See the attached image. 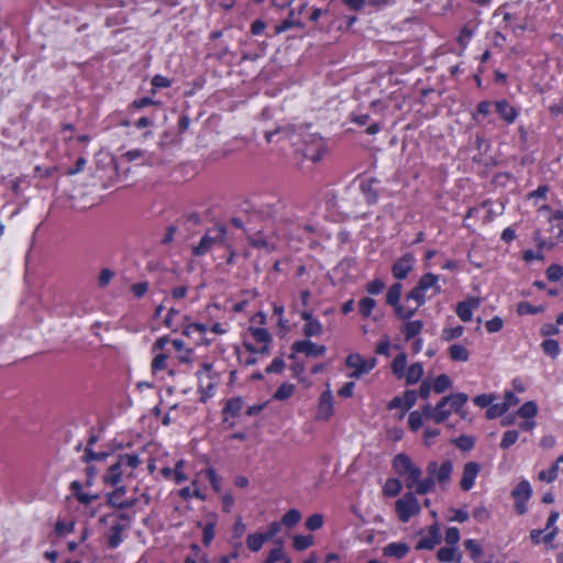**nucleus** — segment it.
<instances>
[{
	"mask_svg": "<svg viewBox=\"0 0 563 563\" xmlns=\"http://www.w3.org/2000/svg\"><path fill=\"white\" fill-rule=\"evenodd\" d=\"M439 277L434 274L427 273L418 282L417 286L412 288L406 296V300H413L417 309L424 303L427 292L432 290L431 295L440 292V286L438 285Z\"/></svg>",
	"mask_w": 563,
	"mask_h": 563,
	"instance_id": "nucleus-1",
	"label": "nucleus"
},
{
	"mask_svg": "<svg viewBox=\"0 0 563 563\" xmlns=\"http://www.w3.org/2000/svg\"><path fill=\"white\" fill-rule=\"evenodd\" d=\"M137 454H124L119 456V461L112 464L108 474L104 476V483L117 485L124 470L135 468L139 465Z\"/></svg>",
	"mask_w": 563,
	"mask_h": 563,
	"instance_id": "nucleus-2",
	"label": "nucleus"
},
{
	"mask_svg": "<svg viewBox=\"0 0 563 563\" xmlns=\"http://www.w3.org/2000/svg\"><path fill=\"white\" fill-rule=\"evenodd\" d=\"M453 472V463L451 460H445L441 464L437 461L428 463L427 473L428 475L440 485L442 489H446L451 483V474Z\"/></svg>",
	"mask_w": 563,
	"mask_h": 563,
	"instance_id": "nucleus-3",
	"label": "nucleus"
},
{
	"mask_svg": "<svg viewBox=\"0 0 563 563\" xmlns=\"http://www.w3.org/2000/svg\"><path fill=\"white\" fill-rule=\"evenodd\" d=\"M401 290L402 285L400 283H395L391 285L386 294V302L394 307L398 318L407 320L416 313L417 307H407L399 303Z\"/></svg>",
	"mask_w": 563,
	"mask_h": 563,
	"instance_id": "nucleus-4",
	"label": "nucleus"
},
{
	"mask_svg": "<svg viewBox=\"0 0 563 563\" xmlns=\"http://www.w3.org/2000/svg\"><path fill=\"white\" fill-rule=\"evenodd\" d=\"M395 510L401 522H408L412 516L420 512V505L415 494L409 492L395 503Z\"/></svg>",
	"mask_w": 563,
	"mask_h": 563,
	"instance_id": "nucleus-5",
	"label": "nucleus"
},
{
	"mask_svg": "<svg viewBox=\"0 0 563 563\" xmlns=\"http://www.w3.org/2000/svg\"><path fill=\"white\" fill-rule=\"evenodd\" d=\"M345 364L350 368H354V372L350 374L352 378H361L364 374H367L376 365V358L372 357L368 360L363 358L360 354H350Z\"/></svg>",
	"mask_w": 563,
	"mask_h": 563,
	"instance_id": "nucleus-6",
	"label": "nucleus"
},
{
	"mask_svg": "<svg viewBox=\"0 0 563 563\" xmlns=\"http://www.w3.org/2000/svg\"><path fill=\"white\" fill-rule=\"evenodd\" d=\"M225 232L227 230L223 225H218L212 231H209L207 234L202 236L199 244L194 247V254L197 256H201L206 254L214 243H222Z\"/></svg>",
	"mask_w": 563,
	"mask_h": 563,
	"instance_id": "nucleus-7",
	"label": "nucleus"
},
{
	"mask_svg": "<svg viewBox=\"0 0 563 563\" xmlns=\"http://www.w3.org/2000/svg\"><path fill=\"white\" fill-rule=\"evenodd\" d=\"M291 350L295 353H302L308 357L321 356L327 351L324 345H319L308 340L294 342L291 345Z\"/></svg>",
	"mask_w": 563,
	"mask_h": 563,
	"instance_id": "nucleus-8",
	"label": "nucleus"
},
{
	"mask_svg": "<svg viewBox=\"0 0 563 563\" xmlns=\"http://www.w3.org/2000/svg\"><path fill=\"white\" fill-rule=\"evenodd\" d=\"M479 471L481 466L476 462H467L464 465L462 478L460 482L462 490L468 492L473 487L474 481L478 475Z\"/></svg>",
	"mask_w": 563,
	"mask_h": 563,
	"instance_id": "nucleus-9",
	"label": "nucleus"
},
{
	"mask_svg": "<svg viewBox=\"0 0 563 563\" xmlns=\"http://www.w3.org/2000/svg\"><path fill=\"white\" fill-rule=\"evenodd\" d=\"M441 541L440 530L437 525L428 529V534L421 537L416 544L417 550H432Z\"/></svg>",
	"mask_w": 563,
	"mask_h": 563,
	"instance_id": "nucleus-10",
	"label": "nucleus"
},
{
	"mask_svg": "<svg viewBox=\"0 0 563 563\" xmlns=\"http://www.w3.org/2000/svg\"><path fill=\"white\" fill-rule=\"evenodd\" d=\"M413 256L411 254H405L397 260L393 265V275L397 279H405L413 266Z\"/></svg>",
	"mask_w": 563,
	"mask_h": 563,
	"instance_id": "nucleus-11",
	"label": "nucleus"
},
{
	"mask_svg": "<svg viewBox=\"0 0 563 563\" xmlns=\"http://www.w3.org/2000/svg\"><path fill=\"white\" fill-rule=\"evenodd\" d=\"M333 413V396L330 389L324 390L319 400L317 418L328 420Z\"/></svg>",
	"mask_w": 563,
	"mask_h": 563,
	"instance_id": "nucleus-12",
	"label": "nucleus"
},
{
	"mask_svg": "<svg viewBox=\"0 0 563 563\" xmlns=\"http://www.w3.org/2000/svg\"><path fill=\"white\" fill-rule=\"evenodd\" d=\"M423 413L427 420H432L434 423L444 422L451 415V409L433 407L430 404L423 406Z\"/></svg>",
	"mask_w": 563,
	"mask_h": 563,
	"instance_id": "nucleus-13",
	"label": "nucleus"
},
{
	"mask_svg": "<svg viewBox=\"0 0 563 563\" xmlns=\"http://www.w3.org/2000/svg\"><path fill=\"white\" fill-rule=\"evenodd\" d=\"M295 136L296 135L294 129L289 125L278 126L272 131H265V139L268 143L288 139L289 141L292 142V144H296V142L294 141Z\"/></svg>",
	"mask_w": 563,
	"mask_h": 563,
	"instance_id": "nucleus-14",
	"label": "nucleus"
},
{
	"mask_svg": "<svg viewBox=\"0 0 563 563\" xmlns=\"http://www.w3.org/2000/svg\"><path fill=\"white\" fill-rule=\"evenodd\" d=\"M479 305L481 300L478 298L461 301L457 303L456 313L462 321L468 322L472 319V310L477 309Z\"/></svg>",
	"mask_w": 563,
	"mask_h": 563,
	"instance_id": "nucleus-15",
	"label": "nucleus"
},
{
	"mask_svg": "<svg viewBox=\"0 0 563 563\" xmlns=\"http://www.w3.org/2000/svg\"><path fill=\"white\" fill-rule=\"evenodd\" d=\"M409 550H410V548L406 543L393 542V543L387 544L383 549V553H384L385 556L402 559V558H405L408 554Z\"/></svg>",
	"mask_w": 563,
	"mask_h": 563,
	"instance_id": "nucleus-16",
	"label": "nucleus"
},
{
	"mask_svg": "<svg viewBox=\"0 0 563 563\" xmlns=\"http://www.w3.org/2000/svg\"><path fill=\"white\" fill-rule=\"evenodd\" d=\"M496 112L507 123H512L518 115L516 109L507 100H500L496 102Z\"/></svg>",
	"mask_w": 563,
	"mask_h": 563,
	"instance_id": "nucleus-17",
	"label": "nucleus"
},
{
	"mask_svg": "<svg viewBox=\"0 0 563 563\" xmlns=\"http://www.w3.org/2000/svg\"><path fill=\"white\" fill-rule=\"evenodd\" d=\"M393 466L399 475H405L413 466V463L408 455L400 453L394 457Z\"/></svg>",
	"mask_w": 563,
	"mask_h": 563,
	"instance_id": "nucleus-18",
	"label": "nucleus"
},
{
	"mask_svg": "<svg viewBox=\"0 0 563 563\" xmlns=\"http://www.w3.org/2000/svg\"><path fill=\"white\" fill-rule=\"evenodd\" d=\"M531 486L528 481H521L512 490L511 495L516 500L527 501L531 496Z\"/></svg>",
	"mask_w": 563,
	"mask_h": 563,
	"instance_id": "nucleus-19",
	"label": "nucleus"
},
{
	"mask_svg": "<svg viewBox=\"0 0 563 563\" xmlns=\"http://www.w3.org/2000/svg\"><path fill=\"white\" fill-rule=\"evenodd\" d=\"M423 375V367L421 363H413L405 374L406 384L413 385L420 380Z\"/></svg>",
	"mask_w": 563,
	"mask_h": 563,
	"instance_id": "nucleus-20",
	"label": "nucleus"
},
{
	"mask_svg": "<svg viewBox=\"0 0 563 563\" xmlns=\"http://www.w3.org/2000/svg\"><path fill=\"white\" fill-rule=\"evenodd\" d=\"M407 365V355L405 353L398 354L391 362V372L398 378L405 376V368Z\"/></svg>",
	"mask_w": 563,
	"mask_h": 563,
	"instance_id": "nucleus-21",
	"label": "nucleus"
},
{
	"mask_svg": "<svg viewBox=\"0 0 563 563\" xmlns=\"http://www.w3.org/2000/svg\"><path fill=\"white\" fill-rule=\"evenodd\" d=\"M123 494H124L123 487L115 489L112 494L109 495V498H108L109 504H111L113 506L122 507V508L131 507L135 503V499L123 500V499H121Z\"/></svg>",
	"mask_w": 563,
	"mask_h": 563,
	"instance_id": "nucleus-22",
	"label": "nucleus"
},
{
	"mask_svg": "<svg viewBox=\"0 0 563 563\" xmlns=\"http://www.w3.org/2000/svg\"><path fill=\"white\" fill-rule=\"evenodd\" d=\"M374 181H375L374 179H371V180H364L360 184V189L363 192V195L365 196L366 201L369 205L375 203L378 199V195H377L376 190L373 188Z\"/></svg>",
	"mask_w": 563,
	"mask_h": 563,
	"instance_id": "nucleus-23",
	"label": "nucleus"
},
{
	"mask_svg": "<svg viewBox=\"0 0 563 563\" xmlns=\"http://www.w3.org/2000/svg\"><path fill=\"white\" fill-rule=\"evenodd\" d=\"M449 355L453 361L466 362L470 357V352L461 344H452L449 347Z\"/></svg>",
	"mask_w": 563,
	"mask_h": 563,
	"instance_id": "nucleus-24",
	"label": "nucleus"
},
{
	"mask_svg": "<svg viewBox=\"0 0 563 563\" xmlns=\"http://www.w3.org/2000/svg\"><path fill=\"white\" fill-rule=\"evenodd\" d=\"M561 462H563V455L559 456L555 463L548 471H541L538 475V478L548 483L553 482L558 476L559 465Z\"/></svg>",
	"mask_w": 563,
	"mask_h": 563,
	"instance_id": "nucleus-25",
	"label": "nucleus"
},
{
	"mask_svg": "<svg viewBox=\"0 0 563 563\" xmlns=\"http://www.w3.org/2000/svg\"><path fill=\"white\" fill-rule=\"evenodd\" d=\"M423 322L420 320L409 321L404 324L402 332L406 340H410L421 332Z\"/></svg>",
	"mask_w": 563,
	"mask_h": 563,
	"instance_id": "nucleus-26",
	"label": "nucleus"
},
{
	"mask_svg": "<svg viewBox=\"0 0 563 563\" xmlns=\"http://www.w3.org/2000/svg\"><path fill=\"white\" fill-rule=\"evenodd\" d=\"M243 401L241 397L229 399L223 408V413L235 417L241 411Z\"/></svg>",
	"mask_w": 563,
	"mask_h": 563,
	"instance_id": "nucleus-27",
	"label": "nucleus"
},
{
	"mask_svg": "<svg viewBox=\"0 0 563 563\" xmlns=\"http://www.w3.org/2000/svg\"><path fill=\"white\" fill-rule=\"evenodd\" d=\"M437 558L441 562H451V561L459 562L461 560V554L455 556V548L445 547V548L439 549V551L437 553Z\"/></svg>",
	"mask_w": 563,
	"mask_h": 563,
	"instance_id": "nucleus-28",
	"label": "nucleus"
},
{
	"mask_svg": "<svg viewBox=\"0 0 563 563\" xmlns=\"http://www.w3.org/2000/svg\"><path fill=\"white\" fill-rule=\"evenodd\" d=\"M421 474V468L413 464V466L407 472V474H405L406 486L410 489L413 488L420 481Z\"/></svg>",
	"mask_w": 563,
	"mask_h": 563,
	"instance_id": "nucleus-29",
	"label": "nucleus"
},
{
	"mask_svg": "<svg viewBox=\"0 0 563 563\" xmlns=\"http://www.w3.org/2000/svg\"><path fill=\"white\" fill-rule=\"evenodd\" d=\"M423 419H426L423 413V407L421 408V411H411L408 417L409 428L412 431H417L423 424Z\"/></svg>",
	"mask_w": 563,
	"mask_h": 563,
	"instance_id": "nucleus-30",
	"label": "nucleus"
},
{
	"mask_svg": "<svg viewBox=\"0 0 563 563\" xmlns=\"http://www.w3.org/2000/svg\"><path fill=\"white\" fill-rule=\"evenodd\" d=\"M265 541L266 540L262 533H252V534H249V537L246 539V544L251 551L257 552L262 549Z\"/></svg>",
	"mask_w": 563,
	"mask_h": 563,
	"instance_id": "nucleus-31",
	"label": "nucleus"
},
{
	"mask_svg": "<svg viewBox=\"0 0 563 563\" xmlns=\"http://www.w3.org/2000/svg\"><path fill=\"white\" fill-rule=\"evenodd\" d=\"M275 543L277 544V548L273 549L269 552L268 558L263 563H276L278 561H282V559H284L285 553L283 550V540L277 539L275 541Z\"/></svg>",
	"mask_w": 563,
	"mask_h": 563,
	"instance_id": "nucleus-32",
	"label": "nucleus"
},
{
	"mask_svg": "<svg viewBox=\"0 0 563 563\" xmlns=\"http://www.w3.org/2000/svg\"><path fill=\"white\" fill-rule=\"evenodd\" d=\"M509 409V402H499L488 407L486 416L488 419H494L503 416Z\"/></svg>",
	"mask_w": 563,
	"mask_h": 563,
	"instance_id": "nucleus-33",
	"label": "nucleus"
},
{
	"mask_svg": "<svg viewBox=\"0 0 563 563\" xmlns=\"http://www.w3.org/2000/svg\"><path fill=\"white\" fill-rule=\"evenodd\" d=\"M115 273L110 268H102L97 278V285L99 288H106L114 278Z\"/></svg>",
	"mask_w": 563,
	"mask_h": 563,
	"instance_id": "nucleus-34",
	"label": "nucleus"
},
{
	"mask_svg": "<svg viewBox=\"0 0 563 563\" xmlns=\"http://www.w3.org/2000/svg\"><path fill=\"white\" fill-rule=\"evenodd\" d=\"M401 488H402V485L399 479L390 478L386 482V484L384 486V494L386 496L394 497L400 493Z\"/></svg>",
	"mask_w": 563,
	"mask_h": 563,
	"instance_id": "nucleus-35",
	"label": "nucleus"
},
{
	"mask_svg": "<svg viewBox=\"0 0 563 563\" xmlns=\"http://www.w3.org/2000/svg\"><path fill=\"white\" fill-rule=\"evenodd\" d=\"M464 547L470 552L473 560H478L483 554L482 545L476 540H465Z\"/></svg>",
	"mask_w": 563,
	"mask_h": 563,
	"instance_id": "nucleus-36",
	"label": "nucleus"
},
{
	"mask_svg": "<svg viewBox=\"0 0 563 563\" xmlns=\"http://www.w3.org/2000/svg\"><path fill=\"white\" fill-rule=\"evenodd\" d=\"M542 350L547 355L555 358L560 353L559 342L556 340L547 339L542 343Z\"/></svg>",
	"mask_w": 563,
	"mask_h": 563,
	"instance_id": "nucleus-37",
	"label": "nucleus"
},
{
	"mask_svg": "<svg viewBox=\"0 0 563 563\" xmlns=\"http://www.w3.org/2000/svg\"><path fill=\"white\" fill-rule=\"evenodd\" d=\"M294 390L295 386L292 384L284 383L278 387V389L274 394V399L286 400L294 394Z\"/></svg>",
	"mask_w": 563,
	"mask_h": 563,
	"instance_id": "nucleus-38",
	"label": "nucleus"
},
{
	"mask_svg": "<svg viewBox=\"0 0 563 563\" xmlns=\"http://www.w3.org/2000/svg\"><path fill=\"white\" fill-rule=\"evenodd\" d=\"M301 515L297 509L288 510L282 518L280 523L287 527H294L300 521Z\"/></svg>",
	"mask_w": 563,
	"mask_h": 563,
	"instance_id": "nucleus-39",
	"label": "nucleus"
},
{
	"mask_svg": "<svg viewBox=\"0 0 563 563\" xmlns=\"http://www.w3.org/2000/svg\"><path fill=\"white\" fill-rule=\"evenodd\" d=\"M313 543V537L312 536H296L294 537V548L297 551H303L311 547Z\"/></svg>",
	"mask_w": 563,
	"mask_h": 563,
	"instance_id": "nucleus-40",
	"label": "nucleus"
},
{
	"mask_svg": "<svg viewBox=\"0 0 563 563\" xmlns=\"http://www.w3.org/2000/svg\"><path fill=\"white\" fill-rule=\"evenodd\" d=\"M303 334L308 338L310 336H319L322 333V324L318 321H311L310 323H306L303 325Z\"/></svg>",
	"mask_w": 563,
	"mask_h": 563,
	"instance_id": "nucleus-41",
	"label": "nucleus"
},
{
	"mask_svg": "<svg viewBox=\"0 0 563 563\" xmlns=\"http://www.w3.org/2000/svg\"><path fill=\"white\" fill-rule=\"evenodd\" d=\"M537 411H538V407H537L536 402L527 401L520 407L518 415L522 418L529 419V418H533L537 415Z\"/></svg>",
	"mask_w": 563,
	"mask_h": 563,
	"instance_id": "nucleus-42",
	"label": "nucleus"
},
{
	"mask_svg": "<svg viewBox=\"0 0 563 563\" xmlns=\"http://www.w3.org/2000/svg\"><path fill=\"white\" fill-rule=\"evenodd\" d=\"M376 301L373 298L365 297L360 300L358 302V309L363 317H369L372 310L375 308Z\"/></svg>",
	"mask_w": 563,
	"mask_h": 563,
	"instance_id": "nucleus-43",
	"label": "nucleus"
},
{
	"mask_svg": "<svg viewBox=\"0 0 563 563\" xmlns=\"http://www.w3.org/2000/svg\"><path fill=\"white\" fill-rule=\"evenodd\" d=\"M543 311L542 306L534 307L527 301H521L517 306V312L519 314H536Z\"/></svg>",
	"mask_w": 563,
	"mask_h": 563,
	"instance_id": "nucleus-44",
	"label": "nucleus"
},
{
	"mask_svg": "<svg viewBox=\"0 0 563 563\" xmlns=\"http://www.w3.org/2000/svg\"><path fill=\"white\" fill-rule=\"evenodd\" d=\"M545 274L550 282H559L563 277V267L560 264H552L547 268Z\"/></svg>",
	"mask_w": 563,
	"mask_h": 563,
	"instance_id": "nucleus-45",
	"label": "nucleus"
},
{
	"mask_svg": "<svg viewBox=\"0 0 563 563\" xmlns=\"http://www.w3.org/2000/svg\"><path fill=\"white\" fill-rule=\"evenodd\" d=\"M451 386V379L448 375H439L433 384L434 391L438 394L444 393Z\"/></svg>",
	"mask_w": 563,
	"mask_h": 563,
	"instance_id": "nucleus-46",
	"label": "nucleus"
},
{
	"mask_svg": "<svg viewBox=\"0 0 563 563\" xmlns=\"http://www.w3.org/2000/svg\"><path fill=\"white\" fill-rule=\"evenodd\" d=\"M435 484L437 483L428 475L426 479H420L418 482V484L416 485V493L419 495L428 494L434 488Z\"/></svg>",
	"mask_w": 563,
	"mask_h": 563,
	"instance_id": "nucleus-47",
	"label": "nucleus"
},
{
	"mask_svg": "<svg viewBox=\"0 0 563 563\" xmlns=\"http://www.w3.org/2000/svg\"><path fill=\"white\" fill-rule=\"evenodd\" d=\"M452 442L462 451H470L473 449L474 446V439L470 435H461L454 440H452Z\"/></svg>",
	"mask_w": 563,
	"mask_h": 563,
	"instance_id": "nucleus-48",
	"label": "nucleus"
},
{
	"mask_svg": "<svg viewBox=\"0 0 563 563\" xmlns=\"http://www.w3.org/2000/svg\"><path fill=\"white\" fill-rule=\"evenodd\" d=\"M468 400V396L464 393H457L455 395H451V410H459L461 409Z\"/></svg>",
	"mask_w": 563,
	"mask_h": 563,
	"instance_id": "nucleus-49",
	"label": "nucleus"
},
{
	"mask_svg": "<svg viewBox=\"0 0 563 563\" xmlns=\"http://www.w3.org/2000/svg\"><path fill=\"white\" fill-rule=\"evenodd\" d=\"M214 527H216V520H210L205 527H203V533H202V542L205 545H209L210 542L214 538Z\"/></svg>",
	"mask_w": 563,
	"mask_h": 563,
	"instance_id": "nucleus-50",
	"label": "nucleus"
},
{
	"mask_svg": "<svg viewBox=\"0 0 563 563\" xmlns=\"http://www.w3.org/2000/svg\"><path fill=\"white\" fill-rule=\"evenodd\" d=\"M518 437H519V433L516 430H508V431H506L504 433L503 440L500 442V446L503 449L510 448L512 444L516 443V441L518 440Z\"/></svg>",
	"mask_w": 563,
	"mask_h": 563,
	"instance_id": "nucleus-51",
	"label": "nucleus"
},
{
	"mask_svg": "<svg viewBox=\"0 0 563 563\" xmlns=\"http://www.w3.org/2000/svg\"><path fill=\"white\" fill-rule=\"evenodd\" d=\"M464 332V328L462 325L455 328H446L443 330L442 339L445 341H452L460 338Z\"/></svg>",
	"mask_w": 563,
	"mask_h": 563,
	"instance_id": "nucleus-52",
	"label": "nucleus"
},
{
	"mask_svg": "<svg viewBox=\"0 0 563 563\" xmlns=\"http://www.w3.org/2000/svg\"><path fill=\"white\" fill-rule=\"evenodd\" d=\"M322 525H323V517L320 514H314L306 520V527H307V529H309L311 531L320 529L322 527Z\"/></svg>",
	"mask_w": 563,
	"mask_h": 563,
	"instance_id": "nucleus-53",
	"label": "nucleus"
},
{
	"mask_svg": "<svg viewBox=\"0 0 563 563\" xmlns=\"http://www.w3.org/2000/svg\"><path fill=\"white\" fill-rule=\"evenodd\" d=\"M251 332L257 342L268 343L271 341V334L266 329L254 328L251 329Z\"/></svg>",
	"mask_w": 563,
	"mask_h": 563,
	"instance_id": "nucleus-54",
	"label": "nucleus"
},
{
	"mask_svg": "<svg viewBox=\"0 0 563 563\" xmlns=\"http://www.w3.org/2000/svg\"><path fill=\"white\" fill-rule=\"evenodd\" d=\"M459 540H460V530L455 527L448 528V530L445 532V542L449 545H454L459 542Z\"/></svg>",
	"mask_w": 563,
	"mask_h": 563,
	"instance_id": "nucleus-55",
	"label": "nucleus"
},
{
	"mask_svg": "<svg viewBox=\"0 0 563 563\" xmlns=\"http://www.w3.org/2000/svg\"><path fill=\"white\" fill-rule=\"evenodd\" d=\"M401 398L404 402V410H408L416 404L417 393L415 390H407Z\"/></svg>",
	"mask_w": 563,
	"mask_h": 563,
	"instance_id": "nucleus-56",
	"label": "nucleus"
},
{
	"mask_svg": "<svg viewBox=\"0 0 563 563\" xmlns=\"http://www.w3.org/2000/svg\"><path fill=\"white\" fill-rule=\"evenodd\" d=\"M207 477L216 492H220L221 489V477L217 475L213 468L207 470Z\"/></svg>",
	"mask_w": 563,
	"mask_h": 563,
	"instance_id": "nucleus-57",
	"label": "nucleus"
},
{
	"mask_svg": "<svg viewBox=\"0 0 563 563\" xmlns=\"http://www.w3.org/2000/svg\"><path fill=\"white\" fill-rule=\"evenodd\" d=\"M504 321L499 317H494L492 320L486 322V329L490 333H496L501 330Z\"/></svg>",
	"mask_w": 563,
	"mask_h": 563,
	"instance_id": "nucleus-58",
	"label": "nucleus"
},
{
	"mask_svg": "<svg viewBox=\"0 0 563 563\" xmlns=\"http://www.w3.org/2000/svg\"><path fill=\"white\" fill-rule=\"evenodd\" d=\"M108 456L107 453H96L90 448L85 449L84 461L89 463L90 461H101Z\"/></svg>",
	"mask_w": 563,
	"mask_h": 563,
	"instance_id": "nucleus-59",
	"label": "nucleus"
},
{
	"mask_svg": "<svg viewBox=\"0 0 563 563\" xmlns=\"http://www.w3.org/2000/svg\"><path fill=\"white\" fill-rule=\"evenodd\" d=\"M494 398L495 397L493 395H485V394H483V395L476 396L473 399V401L478 407L485 408V407L489 406L493 402Z\"/></svg>",
	"mask_w": 563,
	"mask_h": 563,
	"instance_id": "nucleus-60",
	"label": "nucleus"
},
{
	"mask_svg": "<svg viewBox=\"0 0 563 563\" xmlns=\"http://www.w3.org/2000/svg\"><path fill=\"white\" fill-rule=\"evenodd\" d=\"M285 367V362L280 357L275 358L269 366L266 367V373H280Z\"/></svg>",
	"mask_w": 563,
	"mask_h": 563,
	"instance_id": "nucleus-61",
	"label": "nucleus"
},
{
	"mask_svg": "<svg viewBox=\"0 0 563 563\" xmlns=\"http://www.w3.org/2000/svg\"><path fill=\"white\" fill-rule=\"evenodd\" d=\"M280 528H282V523L280 522H277V521H274L272 522L269 526H268V529L265 533H262L263 537L265 538V540H271L272 538H274L279 531H280Z\"/></svg>",
	"mask_w": 563,
	"mask_h": 563,
	"instance_id": "nucleus-62",
	"label": "nucleus"
},
{
	"mask_svg": "<svg viewBox=\"0 0 563 563\" xmlns=\"http://www.w3.org/2000/svg\"><path fill=\"white\" fill-rule=\"evenodd\" d=\"M385 288V284L380 279H374L367 284V291L373 295L379 294Z\"/></svg>",
	"mask_w": 563,
	"mask_h": 563,
	"instance_id": "nucleus-63",
	"label": "nucleus"
},
{
	"mask_svg": "<svg viewBox=\"0 0 563 563\" xmlns=\"http://www.w3.org/2000/svg\"><path fill=\"white\" fill-rule=\"evenodd\" d=\"M167 356L165 354H158L152 362V368L154 372L162 371L166 366Z\"/></svg>",
	"mask_w": 563,
	"mask_h": 563,
	"instance_id": "nucleus-64",
	"label": "nucleus"
}]
</instances>
